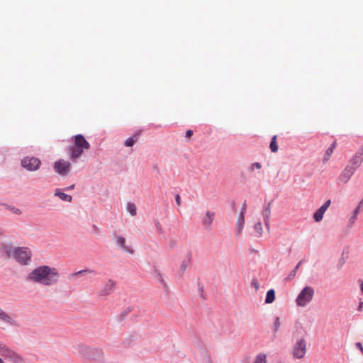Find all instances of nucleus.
Here are the masks:
<instances>
[{
  "instance_id": "nucleus-21",
  "label": "nucleus",
  "mask_w": 363,
  "mask_h": 363,
  "mask_svg": "<svg viewBox=\"0 0 363 363\" xmlns=\"http://www.w3.org/2000/svg\"><path fill=\"white\" fill-rule=\"evenodd\" d=\"M96 274H97L96 271H95L94 269H84L78 271L77 272L72 273L70 274V277H74L84 276V275H86V274H94V275H96Z\"/></svg>"
},
{
  "instance_id": "nucleus-54",
  "label": "nucleus",
  "mask_w": 363,
  "mask_h": 363,
  "mask_svg": "<svg viewBox=\"0 0 363 363\" xmlns=\"http://www.w3.org/2000/svg\"><path fill=\"white\" fill-rule=\"evenodd\" d=\"M344 262V260H340L339 263V267H341L343 265Z\"/></svg>"
},
{
  "instance_id": "nucleus-1",
  "label": "nucleus",
  "mask_w": 363,
  "mask_h": 363,
  "mask_svg": "<svg viewBox=\"0 0 363 363\" xmlns=\"http://www.w3.org/2000/svg\"><path fill=\"white\" fill-rule=\"evenodd\" d=\"M60 274L58 269L48 265H41L33 269L27 276L28 281L50 286L57 284Z\"/></svg>"
},
{
  "instance_id": "nucleus-55",
  "label": "nucleus",
  "mask_w": 363,
  "mask_h": 363,
  "mask_svg": "<svg viewBox=\"0 0 363 363\" xmlns=\"http://www.w3.org/2000/svg\"><path fill=\"white\" fill-rule=\"evenodd\" d=\"M362 306H363V303H362V302H361V303H359V307H358L359 310H361V308H362Z\"/></svg>"
},
{
  "instance_id": "nucleus-56",
  "label": "nucleus",
  "mask_w": 363,
  "mask_h": 363,
  "mask_svg": "<svg viewBox=\"0 0 363 363\" xmlns=\"http://www.w3.org/2000/svg\"><path fill=\"white\" fill-rule=\"evenodd\" d=\"M360 288H361V291L363 293V281H361Z\"/></svg>"
},
{
  "instance_id": "nucleus-57",
  "label": "nucleus",
  "mask_w": 363,
  "mask_h": 363,
  "mask_svg": "<svg viewBox=\"0 0 363 363\" xmlns=\"http://www.w3.org/2000/svg\"><path fill=\"white\" fill-rule=\"evenodd\" d=\"M0 363H3L2 359L0 358Z\"/></svg>"
},
{
  "instance_id": "nucleus-19",
  "label": "nucleus",
  "mask_w": 363,
  "mask_h": 363,
  "mask_svg": "<svg viewBox=\"0 0 363 363\" xmlns=\"http://www.w3.org/2000/svg\"><path fill=\"white\" fill-rule=\"evenodd\" d=\"M262 216L264 218V225L267 228H269V219L271 216V203L269 202L267 206L262 211Z\"/></svg>"
},
{
  "instance_id": "nucleus-59",
  "label": "nucleus",
  "mask_w": 363,
  "mask_h": 363,
  "mask_svg": "<svg viewBox=\"0 0 363 363\" xmlns=\"http://www.w3.org/2000/svg\"><path fill=\"white\" fill-rule=\"evenodd\" d=\"M363 203V199L360 201V204Z\"/></svg>"
},
{
  "instance_id": "nucleus-27",
  "label": "nucleus",
  "mask_w": 363,
  "mask_h": 363,
  "mask_svg": "<svg viewBox=\"0 0 363 363\" xmlns=\"http://www.w3.org/2000/svg\"><path fill=\"white\" fill-rule=\"evenodd\" d=\"M269 147L272 152H277L278 151L279 147L277 143V135H274L272 137L269 145Z\"/></svg>"
},
{
  "instance_id": "nucleus-41",
  "label": "nucleus",
  "mask_w": 363,
  "mask_h": 363,
  "mask_svg": "<svg viewBox=\"0 0 363 363\" xmlns=\"http://www.w3.org/2000/svg\"><path fill=\"white\" fill-rule=\"evenodd\" d=\"M10 209L13 211V213L16 215L21 214V210L15 207L10 208Z\"/></svg>"
},
{
  "instance_id": "nucleus-53",
  "label": "nucleus",
  "mask_w": 363,
  "mask_h": 363,
  "mask_svg": "<svg viewBox=\"0 0 363 363\" xmlns=\"http://www.w3.org/2000/svg\"><path fill=\"white\" fill-rule=\"evenodd\" d=\"M153 169L156 171H159V167L157 164H154L153 165Z\"/></svg>"
},
{
  "instance_id": "nucleus-29",
  "label": "nucleus",
  "mask_w": 363,
  "mask_h": 363,
  "mask_svg": "<svg viewBox=\"0 0 363 363\" xmlns=\"http://www.w3.org/2000/svg\"><path fill=\"white\" fill-rule=\"evenodd\" d=\"M155 278L161 284H162L164 286H166V283H165V281L164 279H163L162 277V274L158 271L156 269H155Z\"/></svg>"
},
{
  "instance_id": "nucleus-15",
  "label": "nucleus",
  "mask_w": 363,
  "mask_h": 363,
  "mask_svg": "<svg viewBox=\"0 0 363 363\" xmlns=\"http://www.w3.org/2000/svg\"><path fill=\"white\" fill-rule=\"evenodd\" d=\"M74 144L84 150L90 148V144L81 134H78L74 137Z\"/></svg>"
},
{
  "instance_id": "nucleus-47",
  "label": "nucleus",
  "mask_w": 363,
  "mask_h": 363,
  "mask_svg": "<svg viewBox=\"0 0 363 363\" xmlns=\"http://www.w3.org/2000/svg\"><path fill=\"white\" fill-rule=\"evenodd\" d=\"M330 203H331V201H330V199H328V200H327V201L323 203V205H324L325 207L328 208V207L330 206Z\"/></svg>"
},
{
  "instance_id": "nucleus-26",
  "label": "nucleus",
  "mask_w": 363,
  "mask_h": 363,
  "mask_svg": "<svg viewBox=\"0 0 363 363\" xmlns=\"http://www.w3.org/2000/svg\"><path fill=\"white\" fill-rule=\"evenodd\" d=\"M362 161H363V158L361 156H359L358 154H355L352 157V160H350V162L354 165V167H355L357 168V167H359L361 164Z\"/></svg>"
},
{
  "instance_id": "nucleus-52",
  "label": "nucleus",
  "mask_w": 363,
  "mask_h": 363,
  "mask_svg": "<svg viewBox=\"0 0 363 363\" xmlns=\"http://www.w3.org/2000/svg\"><path fill=\"white\" fill-rule=\"evenodd\" d=\"M4 235V230L0 228V237Z\"/></svg>"
},
{
  "instance_id": "nucleus-4",
  "label": "nucleus",
  "mask_w": 363,
  "mask_h": 363,
  "mask_svg": "<svg viewBox=\"0 0 363 363\" xmlns=\"http://www.w3.org/2000/svg\"><path fill=\"white\" fill-rule=\"evenodd\" d=\"M91 347L82 342H77L72 347V353L83 361H89Z\"/></svg>"
},
{
  "instance_id": "nucleus-13",
  "label": "nucleus",
  "mask_w": 363,
  "mask_h": 363,
  "mask_svg": "<svg viewBox=\"0 0 363 363\" xmlns=\"http://www.w3.org/2000/svg\"><path fill=\"white\" fill-rule=\"evenodd\" d=\"M104 360L105 359L103 350L99 347H91L88 362H104Z\"/></svg>"
},
{
  "instance_id": "nucleus-43",
  "label": "nucleus",
  "mask_w": 363,
  "mask_h": 363,
  "mask_svg": "<svg viewBox=\"0 0 363 363\" xmlns=\"http://www.w3.org/2000/svg\"><path fill=\"white\" fill-rule=\"evenodd\" d=\"M355 346L359 349V350L361 351L362 354H363V346L362 345V343L360 342H357L355 343Z\"/></svg>"
},
{
  "instance_id": "nucleus-7",
  "label": "nucleus",
  "mask_w": 363,
  "mask_h": 363,
  "mask_svg": "<svg viewBox=\"0 0 363 363\" xmlns=\"http://www.w3.org/2000/svg\"><path fill=\"white\" fill-rule=\"evenodd\" d=\"M55 172L60 176H67L71 169V163L62 159L57 160L53 166Z\"/></svg>"
},
{
  "instance_id": "nucleus-2",
  "label": "nucleus",
  "mask_w": 363,
  "mask_h": 363,
  "mask_svg": "<svg viewBox=\"0 0 363 363\" xmlns=\"http://www.w3.org/2000/svg\"><path fill=\"white\" fill-rule=\"evenodd\" d=\"M32 251L28 247H17L13 259L22 266H28L32 261Z\"/></svg>"
},
{
  "instance_id": "nucleus-12",
  "label": "nucleus",
  "mask_w": 363,
  "mask_h": 363,
  "mask_svg": "<svg viewBox=\"0 0 363 363\" xmlns=\"http://www.w3.org/2000/svg\"><path fill=\"white\" fill-rule=\"evenodd\" d=\"M0 321L11 326L17 325V321L13 314L4 311L0 306Z\"/></svg>"
},
{
  "instance_id": "nucleus-28",
  "label": "nucleus",
  "mask_w": 363,
  "mask_h": 363,
  "mask_svg": "<svg viewBox=\"0 0 363 363\" xmlns=\"http://www.w3.org/2000/svg\"><path fill=\"white\" fill-rule=\"evenodd\" d=\"M325 213H323V211H321L320 209H318L314 213H313V218L314 219V220L317 223L320 222L323 219V215H324Z\"/></svg>"
},
{
  "instance_id": "nucleus-24",
  "label": "nucleus",
  "mask_w": 363,
  "mask_h": 363,
  "mask_svg": "<svg viewBox=\"0 0 363 363\" xmlns=\"http://www.w3.org/2000/svg\"><path fill=\"white\" fill-rule=\"evenodd\" d=\"M126 210L132 216H135L137 214V207L135 204L132 202L127 203Z\"/></svg>"
},
{
  "instance_id": "nucleus-38",
  "label": "nucleus",
  "mask_w": 363,
  "mask_h": 363,
  "mask_svg": "<svg viewBox=\"0 0 363 363\" xmlns=\"http://www.w3.org/2000/svg\"><path fill=\"white\" fill-rule=\"evenodd\" d=\"M246 211H247V204H246V202L245 201L244 203L242 204V207L241 208V211H240L239 215H242V216H245Z\"/></svg>"
},
{
  "instance_id": "nucleus-40",
  "label": "nucleus",
  "mask_w": 363,
  "mask_h": 363,
  "mask_svg": "<svg viewBox=\"0 0 363 363\" xmlns=\"http://www.w3.org/2000/svg\"><path fill=\"white\" fill-rule=\"evenodd\" d=\"M252 285L256 289H258L259 287V283H258V281L257 279H253L252 280Z\"/></svg>"
},
{
  "instance_id": "nucleus-50",
  "label": "nucleus",
  "mask_w": 363,
  "mask_h": 363,
  "mask_svg": "<svg viewBox=\"0 0 363 363\" xmlns=\"http://www.w3.org/2000/svg\"><path fill=\"white\" fill-rule=\"evenodd\" d=\"M335 147H336V141H334V142L331 144V145H330V147H329V149H331L332 150H334V149L335 148Z\"/></svg>"
},
{
  "instance_id": "nucleus-33",
  "label": "nucleus",
  "mask_w": 363,
  "mask_h": 363,
  "mask_svg": "<svg viewBox=\"0 0 363 363\" xmlns=\"http://www.w3.org/2000/svg\"><path fill=\"white\" fill-rule=\"evenodd\" d=\"M262 168V164L259 162H253L249 167V170L252 172L255 169H259Z\"/></svg>"
},
{
  "instance_id": "nucleus-16",
  "label": "nucleus",
  "mask_w": 363,
  "mask_h": 363,
  "mask_svg": "<svg viewBox=\"0 0 363 363\" xmlns=\"http://www.w3.org/2000/svg\"><path fill=\"white\" fill-rule=\"evenodd\" d=\"M116 244L123 250L124 252L133 255L135 252L134 249L130 245L126 244V240L122 236H118L116 238Z\"/></svg>"
},
{
  "instance_id": "nucleus-51",
  "label": "nucleus",
  "mask_w": 363,
  "mask_h": 363,
  "mask_svg": "<svg viewBox=\"0 0 363 363\" xmlns=\"http://www.w3.org/2000/svg\"><path fill=\"white\" fill-rule=\"evenodd\" d=\"M301 263H302V261H300V262L296 264V267H295V268L294 269V271L297 272V270L298 269V268H299L300 265L301 264Z\"/></svg>"
},
{
  "instance_id": "nucleus-3",
  "label": "nucleus",
  "mask_w": 363,
  "mask_h": 363,
  "mask_svg": "<svg viewBox=\"0 0 363 363\" xmlns=\"http://www.w3.org/2000/svg\"><path fill=\"white\" fill-rule=\"evenodd\" d=\"M314 289L311 286H305L298 294L296 303L299 307H305L313 299Z\"/></svg>"
},
{
  "instance_id": "nucleus-39",
  "label": "nucleus",
  "mask_w": 363,
  "mask_h": 363,
  "mask_svg": "<svg viewBox=\"0 0 363 363\" xmlns=\"http://www.w3.org/2000/svg\"><path fill=\"white\" fill-rule=\"evenodd\" d=\"M357 218V216H355V215H352L351 216V218L349 220V223H350V225L351 226L354 223V222L356 221Z\"/></svg>"
},
{
  "instance_id": "nucleus-31",
  "label": "nucleus",
  "mask_w": 363,
  "mask_h": 363,
  "mask_svg": "<svg viewBox=\"0 0 363 363\" xmlns=\"http://www.w3.org/2000/svg\"><path fill=\"white\" fill-rule=\"evenodd\" d=\"M266 354L260 353L257 357L254 363H266Z\"/></svg>"
},
{
  "instance_id": "nucleus-45",
  "label": "nucleus",
  "mask_w": 363,
  "mask_h": 363,
  "mask_svg": "<svg viewBox=\"0 0 363 363\" xmlns=\"http://www.w3.org/2000/svg\"><path fill=\"white\" fill-rule=\"evenodd\" d=\"M193 135V131L191 130H189L186 132V138H191Z\"/></svg>"
},
{
  "instance_id": "nucleus-46",
  "label": "nucleus",
  "mask_w": 363,
  "mask_h": 363,
  "mask_svg": "<svg viewBox=\"0 0 363 363\" xmlns=\"http://www.w3.org/2000/svg\"><path fill=\"white\" fill-rule=\"evenodd\" d=\"M360 206L359 205L354 209L353 215H355L357 216V214L359 213Z\"/></svg>"
},
{
  "instance_id": "nucleus-37",
  "label": "nucleus",
  "mask_w": 363,
  "mask_h": 363,
  "mask_svg": "<svg viewBox=\"0 0 363 363\" xmlns=\"http://www.w3.org/2000/svg\"><path fill=\"white\" fill-rule=\"evenodd\" d=\"M296 274V272L294 271V269H293L288 275L287 277H286V280L288 281H290L291 279H293L295 276Z\"/></svg>"
},
{
  "instance_id": "nucleus-10",
  "label": "nucleus",
  "mask_w": 363,
  "mask_h": 363,
  "mask_svg": "<svg viewBox=\"0 0 363 363\" xmlns=\"http://www.w3.org/2000/svg\"><path fill=\"white\" fill-rule=\"evenodd\" d=\"M306 352V344L303 338L296 341L292 348V355L296 359H302Z\"/></svg>"
},
{
  "instance_id": "nucleus-23",
  "label": "nucleus",
  "mask_w": 363,
  "mask_h": 363,
  "mask_svg": "<svg viewBox=\"0 0 363 363\" xmlns=\"http://www.w3.org/2000/svg\"><path fill=\"white\" fill-rule=\"evenodd\" d=\"M141 134V130H138L135 133H134L133 136L128 138L125 143L124 145L126 147H132L135 143L138 140L139 135Z\"/></svg>"
},
{
  "instance_id": "nucleus-20",
  "label": "nucleus",
  "mask_w": 363,
  "mask_h": 363,
  "mask_svg": "<svg viewBox=\"0 0 363 363\" xmlns=\"http://www.w3.org/2000/svg\"><path fill=\"white\" fill-rule=\"evenodd\" d=\"M54 196L59 197L62 201L66 202H71L72 200L71 195L64 193L60 189H56L55 190Z\"/></svg>"
},
{
  "instance_id": "nucleus-30",
  "label": "nucleus",
  "mask_w": 363,
  "mask_h": 363,
  "mask_svg": "<svg viewBox=\"0 0 363 363\" xmlns=\"http://www.w3.org/2000/svg\"><path fill=\"white\" fill-rule=\"evenodd\" d=\"M254 229L257 232L259 237H261L262 235L263 229L262 223L260 222H257V223L255 224Z\"/></svg>"
},
{
  "instance_id": "nucleus-22",
  "label": "nucleus",
  "mask_w": 363,
  "mask_h": 363,
  "mask_svg": "<svg viewBox=\"0 0 363 363\" xmlns=\"http://www.w3.org/2000/svg\"><path fill=\"white\" fill-rule=\"evenodd\" d=\"M113 287V281L111 279H109L108 283L101 290L100 294L101 296H106L108 294H110L112 291Z\"/></svg>"
},
{
  "instance_id": "nucleus-18",
  "label": "nucleus",
  "mask_w": 363,
  "mask_h": 363,
  "mask_svg": "<svg viewBox=\"0 0 363 363\" xmlns=\"http://www.w3.org/2000/svg\"><path fill=\"white\" fill-rule=\"evenodd\" d=\"M245 225V216L239 215L236 221L235 234L237 237H240L242 233Z\"/></svg>"
},
{
  "instance_id": "nucleus-25",
  "label": "nucleus",
  "mask_w": 363,
  "mask_h": 363,
  "mask_svg": "<svg viewBox=\"0 0 363 363\" xmlns=\"http://www.w3.org/2000/svg\"><path fill=\"white\" fill-rule=\"evenodd\" d=\"M275 299V291L274 289H269L267 292L266 298H265V303H272L274 302Z\"/></svg>"
},
{
  "instance_id": "nucleus-36",
  "label": "nucleus",
  "mask_w": 363,
  "mask_h": 363,
  "mask_svg": "<svg viewBox=\"0 0 363 363\" xmlns=\"http://www.w3.org/2000/svg\"><path fill=\"white\" fill-rule=\"evenodd\" d=\"M187 267H188V263L186 261H183L180 266L179 272L182 274H184V272L186 271V269H187Z\"/></svg>"
},
{
  "instance_id": "nucleus-58",
  "label": "nucleus",
  "mask_w": 363,
  "mask_h": 363,
  "mask_svg": "<svg viewBox=\"0 0 363 363\" xmlns=\"http://www.w3.org/2000/svg\"><path fill=\"white\" fill-rule=\"evenodd\" d=\"M235 204H233V210L235 211Z\"/></svg>"
},
{
  "instance_id": "nucleus-9",
  "label": "nucleus",
  "mask_w": 363,
  "mask_h": 363,
  "mask_svg": "<svg viewBox=\"0 0 363 363\" xmlns=\"http://www.w3.org/2000/svg\"><path fill=\"white\" fill-rule=\"evenodd\" d=\"M216 218L214 211L207 210L205 214L201 217L200 222L203 230H211Z\"/></svg>"
},
{
  "instance_id": "nucleus-44",
  "label": "nucleus",
  "mask_w": 363,
  "mask_h": 363,
  "mask_svg": "<svg viewBox=\"0 0 363 363\" xmlns=\"http://www.w3.org/2000/svg\"><path fill=\"white\" fill-rule=\"evenodd\" d=\"M356 154H358L363 158V145L360 147V148L358 150Z\"/></svg>"
},
{
  "instance_id": "nucleus-17",
  "label": "nucleus",
  "mask_w": 363,
  "mask_h": 363,
  "mask_svg": "<svg viewBox=\"0 0 363 363\" xmlns=\"http://www.w3.org/2000/svg\"><path fill=\"white\" fill-rule=\"evenodd\" d=\"M69 158L73 162H76L77 160L82 155L84 150L74 145L69 147Z\"/></svg>"
},
{
  "instance_id": "nucleus-42",
  "label": "nucleus",
  "mask_w": 363,
  "mask_h": 363,
  "mask_svg": "<svg viewBox=\"0 0 363 363\" xmlns=\"http://www.w3.org/2000/svg\"><path fill=\"white\" fill-rule=\"evenodd\" d=\"M175 201L178 206H181L182 201H181V197H180L179 194H177L175 196Z\"/></svg>"
},
{
  "instance_id": "nucleus-35",
  "label": "nucleus",
  "mask_w": 363,
  "mask_h": 363,
  "mask_svg": "<svg viewBox=\"0 0 363 363\" xmlns=\"http://www.w3.org/2000/svg\"><path fill=\"white\" fill-rule=\"evenodd\" d=\"M280 326V320L279 317H277L274 323V331L276 333L278 331Z\"/></svg>"
},
{
  "instance_id": "nucleus-48",
  "label": "nucleus",
  "mask_w": 363,
  "mask_h": 363,
  "mask_svg": "<svg viewBox=\"0 0 363 363\" xmlns=\"http://www.w3.org/2000/svg\"><path fill=\"white\" fill-rule=\"evenodd\" d=\"M320 209L321 211H323V213H325L326 211V210L328 209L327 207H325L323 204L318 208Z\"/></svg>"
},
{
  "instance_id": "nucleus-5",
  "label": "nucleus",
  "mask_w": 363,
  "mask_h": 363,
  "mask_svg": "<svg viewBox=\"0 0 363 363\" xmlns=\"http://www.w3.org/2000/svg\"><path fill=\"white\" fill-rule=\"evenodd\" d=\"M0 354L12 363H23L22 357L6 345H0Z\"/></svg>"
},
{
  "instance_id": "nucleus-14",
  "label": "nucleus",
  "mask_w": 363,
  "mask_h": 363,
  "mask_svg": "<svg viewBox=\"0 0 363 363\" xmlns=\"http://www.w3.org/2000/svg\"><path fill=\"white\" fill-rule=\"evenodd\" d=\"M355 170V167L347 165L340 175V180L343 183H347L350 177L353 175Z\"/></svg>"
},
{
  "instance_id": "nucleus-34",
  "label": "nucleus",
  "mask_w": 363,
  "mask_h": 363,
  "mask_svg": "<svg viewBox=\"0 0 363 363\" xmlns=\"http://www.w3.org/2000/svg\"><path fill=\"white\" fill-rule=\"evenodd\" d=\"M333 150H332L331 149H329V147L327 149L325 155H324V157H323V162H326L330 157L331 156V155L333 154Z\"/></svg>"
},
{
  "instance_id": "nucleus-49",
  "label": "nucleus",
  "mask_w": 363,
  "mask_h": 363,
  "mask_svg": "<svg viewBox=\"0 0 363 363\" xmlns=\"http://www.w3.org/2000/svg\"><path fill=\"white\" fill-rule=\"evenodd\" d=\"M74 186H74V184H72V185H70V186H69L66 187V188L65 189V190H67V191L72 190V189H74Z\"/></svg>"
},
{
  "instance_id": "nucleus-6",
  "label": "nucleus",
  "mask_w": 363,
  "mask_h": 363,
  "mask_svg": "<svg viewBox=\"0 0 363 363\" xmlns=\"http://www.w3.org/2000/svg\"><path fill=\"white\" fill-rule=\"evenodd\" d=\"M40 164V160L35 157H25L21 160L22 167L30 172L38 170Z\"/></svg>"
},
{
  "instance_id": "nucleus-32",
  "label": "nucleus",
  "mask_w": 363,
  "mask_h": 363,
  "mask_svg": "<svg viewBox=\"0 0 363 363\" xmlns=\"http://www.w3.org/2000/svg\"><path fill=\"white\" fill-rule=\"evenodd\" d=\"M154 223H155V228L157 230L158 233L160 234H162L164 233V230H163V228L162 227V225L161 223L159 222V220L157 219H155L154 220Z\"/></svg>"
},
{
  "instance_id": "nucleus-11",
  "label": "nucleus",
  "mask_w": 363,
  "mask_h": 363,
  "mask_svg": "<svg viewBox=\"0 0 363 363\" xmlns=\"http://www.w3.org/2000/svg\"><path fill=\"white\" fill-rule=\"evenodd\" d=\"M133 311V307L132 306H128L126 308H123L117 315L116 318V322L122 326L125 325L128 317L130 315V313H132Z\"/></svg>"
},
{
  "instance_id": "nucleus-8",
  "label": "nucleus",
  "mask_w": 363,
  "mask_h": 363,
  "mask_svg": "<svg viewBox=\"0 0 363 363\" xmlns=\"http://www.w3.org/2000/svg\"><path fill=\"white\" fill-rule=\"evenodd\" d=\"M16 247L11 242H0V256L4 259H12Z\"/></svg>"
}]
</instances>
